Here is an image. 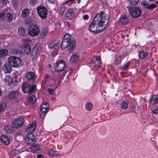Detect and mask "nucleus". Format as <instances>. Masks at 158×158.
Returning <instances> with one entry per match:
<instances>
[{
	"label": "nucleus",
	"mask_w": 158,
	"mask_h": 158,
	"mask_svg": "<svg viewBox=\"0 0 158 158\" xmlns=\"http://www.w3.org/2000/svg\"><path fill=\"white\" fill-rule=\"evenodd\" d=\"M110 18L109 15L105 14L104 12L97 14L89 26V30L95 33L102 32L107 27Z\"/></svg>",
	"instance_id": "1"
},
{
	"label": "nucleus",
	"mask_w": 158,
	"mask_h": 158,
	"mask_svg": "<svg viewBox=\"0 0 158 158\" xmlns=\"http://www.w3.org/2000/svg\"><path fill=\"white\" fill-rule=\"evenodd\" d=\"M69 45V51L70 53H72L74 49L75 42L74 40L69 41V40L63 39L61 45L62 48H64Z\"/></svg>",
	"instance_id": "2"
},
{
	"label": "nucleus",
	"mask_w": 158,
	"mask_h": 158,
	"mask_svg": "<svg viewBox=\"0 0 158 158\" xmlns=\"http://www.w3.org/2000/svg\"><path fill=\"white\" fill-rule=\"evenodd\" d=\"M36 86L35 84L31 85L27 83H24L22 87V89L24 93H29L31 94L33 92L36 88Z\"/></svg>",
	"instance_id": "3"
},
{
	"label": "nucleus",
	"mask_w": 158,
	"mask_h": 158,
	"mask_svg": "<svg viewBox=\"0 0 158 158\" xmlns=\"http://www.w3.org/2000/svg\"><path fill=\"white\" fill-rule=\"evenodd\" d=\"M129 13L133 18L139 17L141 15V11L139 8L137 7L132 6L129 9Z\"/></svg>",
	"instance_id": "4"
},
{
	"label": "nucleus",
	"mask_w": 158,
	"mask_h": 158,
	"mask_svg": "<svg viewBox=\"0 0 158 158\" xmlns=\"http://www.w3.org/2000/svg\"><path fill=\"white\" fill-rule=\"evenodd\" d=\"M10 65L13 67H16L19 65L22 61L20 59L15 56H10L8 60Z\"/></svg>",
	"instance_id": "5"
},
{
	"label": "nucleus",
	"mask_w": 158,
	"mask_h": 158,
	"mask_svg": "<svg viewBox=\"0 0 158 158\" xmlns=\"http://www.w3.org/2000/svg\"><path fill=\"white\" fill-rule=\"evenodd\" d=\"M66 66L65 61L62 60H59L56 62L55 65V70L57 72L62 71Z\"/></svg>",
	"instance_id": "6"
},
{
	"label": "nucleus",
	"mask_w": 158,
	"mask_h": 158,
	"mask_svg": "<svg viewBox=\"0 0 158 158\" xmlns=\"http://www.w3.org/2000/svg\"><path fill=\"white\" fill-rule=\"evenodd\" d=\"M41 52V48L39 44H36L32 48L31 57L33 60L37 59V55Z\"/></svg>",
	"instance_id": "7"
},
{
	"label": "nucleus",
	"mask_w": 158,
	"mask_h": 158,
	"mask_svg": "<svg viewBox=\"0 0 158 158\" xmlns=\"http://www.w3.org/2000/svg\"><path fill=\"white\" fill-rule=\"evenodd\" d=\"M37 11L39 16L42 19L46 18L48 10L45 7L41 6L38 7Z\"/></svg>",
	"instance_id": "8"
},
{
	"label": "nucleus",
	"mask_w": 158,
	"mask_h": 158,
	"mask_svg": "<svg viewBox=\"0 0 158 158\" xmlns=\"http://www.w3.org/2000/svg\"><path fill=\"white\" fill-rule=\"evenodd\" d=\"M25 141L28 145H31L36 141L35 137L32 133L28 134L25 139Z\"/></svg>",
	"instance_id": "9"
},
{
	"label": "nucleus",
	"mask_w": 158,
	"mask_h": 158,
	"mask_svg": "<svg viewBox=\"0 0 158 158\" xmlns=\"http://www.w3.org/2000/svg\"><path fill=\"white\" fill-rule=\"evenodd\" d=\"M29 34L31 36H34L38 35L40 32L39 27L36 26L34 25L31 27L28 30Z\"/></svg>",
	"instance_id": "10"
},
{
	"label": "nucleus",
	"mask_w": 158,
	"mask_h": 158,
	"mask_svg": "<svg viewBox=\"0 0 158 158\" xmlns=\"http://www.w3.org/2000/svg\"><path fill=\"white\" fill-rule=\"evenodd\" d=\"M24 121L23 118H19L15 119L12 123L14 127L16 128L22 127Z\"/></svg>",
	"instance_id": "11"
},
{
	"label": "nucleus",
	"mask_w": 158,
	"mask_h": 158,
	"mask_svg": "<svg viewBox=\"0 0 158 158\" xmlns=\"http://www.w3.org/2000/svg\"><path fill=\"white\" fill-rule=\"evenodd\" d=\"M141 5L143 6H145L147 9L151 10L157 6L156 4H150L149 2L146 0L143 1L141 2Z\"/></svg>",
	"instance_id": "12"
},
{
	"label": "nucleus",
	"mask_w": 158,
	"mask_h": 158,
	"mask_svg": "<svg viewBox=\"0 0 158 158\" xmlns=\"http://www.w3.org/2000/svg\"><path fill=\"white\" fill-rule=\"evenodd\" d=\"M36 125V121H33L31 124H29L27 126L26 131L28 134L32 133L35 131V129Z\"/></svg>",
	"instance_id": "13"
},
{
	"label": "nucleus",
	"mask_w": 158,
	"mask_h": 158,
	"mask_svg": "<svg viewBox=\"0 0 158 158\" xmlns=\"http://www.w3.org/2000/svg\"><path fill=\"white\" fill-rule=\"evenodd\" d=\"M19 93L16 91H10L8 95V98L10 100H13L16 99L18 97Z\"/></svg>",
	"instance_id": "14"
},
{
	"label": "nucleus",
	"mask_w": 158,
	"mask_h": 158,
	"mask_svg": "<svg viewBox=\"0 0 158 158\" xmlns=\"http://www.w3.org/2000/svg\"><path fill=\"white\" fill-rule=\"evenodd\" d=\"M14 127L11 126L6 125L4 127V130L6 134H12L14 131Z\"/></svg>",
	"instance_id": "15"
},
{
	"label": "nucleus",
	"mask_w": 158,
	"mask_h": 158,
	"mask_svg": "<svg viewBox=\"0 0 158 158\" xmlns=\"http://www.w3.org/2000/svg\"><path fill=\"white\" fill-rule=\"evenodd\" d=\"M149 102L150 104L156 105L158 103V96L152 94L150 98Z\"/></svg>",
	"instance_id": "16"
},
{
	"label": "nucleus",
	"mask_w": 158,
	"mask_h": 158,
	"mask_svg": "<svg viewBox=\"0 0 158 158\" xmlns=\"http://www.w3.org/2000/svg\"><path fill=\"white\" fill-rule=\"evenodd\" d=\"M24 52L27 55H29L31 52V48L30 44L27 43H24L23 45Z\"/></svg>",
	"instance_id": "17"
},
{
	"label": "nucleus",
	"mask_w": 158,
	"mask_h": 158,
	"mask_svg": "<svg viewBox=\"0 0 158 158\" xmlns=\"http://www.w3.org/2000/svg\"><path fill=\"white\" fill-rule=\"evenodd\" d=\"M119 21L123 24H127L129 22V19L127 16L122 15L119 19Z\"/></svg>",
	"instance_id": "18"
},
{
	"label": "nucleus",
	"mask_w": 158,
	"mask_h": 158,
	"mask_svg": "<svg viewBox=\"0 0 158 158\" xmlns=\"http://www.w3.org/2000/svg\"><path fill=\"white\" fill-rule=\"evenodd\" d=\"M93 61L96 66L99 67L101 64V57L100 56H96L93 59Z\"/></svg>",
	"instance_id": "19"
},
{
	"label": "nucleus",
	"mask_w": 158,
	"mask_h": 158,
	"mask_svg": "<svg viewBox=\"0 0 158 158\" xmlns=\"http://www.w3.org/2000/svg\"><path fill=\"white\" fill-rule=\"evenodd\" d=\"M0 139L2 142L6 145H8L10 143L9 138L5 135H2L0 137Z\"/></svg>",
	"instance_id": "20"
},
{
	"label": "nucleus",
	"mask_w": 158,
	"mask_h": 158,
	"mask_svg": "<svg viewBox=\"0 0 158 158\" xmlns=\"http://www.w3.org/2000/svg\"><path fill=\"white\" fill-rule=\"evenodd\" d=\"M4 81L5 83L9 85L13 83V80L9 76H7L4 79Z\"/></svg>",
	"instance_id": "21"
},
{
	"label": "nucleus",
	"mask_w": 158,
	"mask_h": 158,
	"mask_svg": "<svg viewBox=\"0 0 158 158\" xmlns=\"http://www.w3.org/2000/svg\"><path fill=\"white\" fill-rule=\"evenodd\" d=\"M66 16L68 19H70L73 17L75 15L74 12L73 10L72 9H69L66 12Z\"/></svg>",
	"instance_id": "22"
},
{
	"label": "nucleus",
	"mask_w": 158,
	"mask_h": 158,
	"mask_svg": "<svg viewBox=\"0 0 158 158\" xmlns=\"http://www.w3.org/2000/svg\"><path fill=\"white\" fill-rule=\"evenodd\" d=\"M29 9L27 8L24 9L22 10L21 16L23 18H26L27 16L29 14Z\"/></svg>",
	"instance_id": "23"
},
{
	"label": "nucleus",
	"mask_w": 158,
	"mask_h": 158,
	"mask_svg": "<svg viewBox=\"0 0 158 158\" xmlns=\"http://www.w3.org/2000/svg\"><path fill=\"white\" fill-rule=\"evenodd\" d=\"M48 109L40 107V114L42 118H43L48 111Z\"/></svg>",
	"instance_id": "24"
},
{
	"label": "nucleus",
	"mask_w": 158,
	"mask_h": 158,
	"mask_svg": "<svg viewBox=\"0 0 158 158\" xmlns=\"http://www.w3.org/2000/svg\"><path fill=\"white\" fill-rule=\"evenodd\" d=\"M78 56L77 55H73L70 59V62L72 63H74L78 60Z\"/></svg>",
	"instance_id": "25"
},
{
	"label": "nucleus",
	"mask_w": 158,
	"mask_h": 158,
	"mask_svg": "<svg viewBox=\"0 0 158 158\" xmlns=\"http://www.w3.org/2000/svg\"><path fill=\"white\" fill-rule=\"evenodd\" d=\"M11 66L10 65L7 64H4V71L5 73H10L11 71Z\"/></svg>",
	"instance_id": "26"
},
{
	"label": "nucleus",
	"mask_w": 158,
	"mask_h": 158,
	"mask_svg": "<svg viewBox=\"0 0 158 158\" xmlns=\"http://www.w3.org/2000/svg\"><path fill=\"white\" fill-rule=\"evenodd\" d=\"M18 31L19 35L21 36H23L25 34V29L22 27H20L19 28Z\"/></svg>",
	"instance_id": "27"
},
{
	"label": "nucleus",
	"mask_w": 158,
	"mask_h": 158,
	"mask_svg": "<svg viewBox=\"0 0 158 158\" xmlns=\"http://www.w3.org/2000/svg\"><path fill=\"white\" fill-rule=\"evenodd\" d=\"M148 55V52L144 51L140 52L139 54V57L141 59L145 58Z\"/></svg>",
	"instance_id": "28"
},
{
	"label": "nucleus",
	"mask_w": 158,
	"mask_h": 158,
	"mask_svg": "<svg viewBox=\"0 0 158 158\" xmlns=\"http://www.w3.org/2000/svg\"><path fill=\"white\" fill-rule=\"evenodd\" d=\"M40 147L39 144L33 145L31 148V150L33 152L37 151L40 150Z\"/></svg>",
	"instance_id": "29"
},
{
	"label": "nucleus",
	"mask_w": 158,
	"mask_h": 158,
	"mask_svg": "<svg viewBox=\"0 0 158 158\" xmlns=\"http://www.w3.org/2000/svg\"><path fill=\"white\" fill-rule=\"evenodd\" d=\"M48 31L47 28L44 29L41 32L40 35V37L41 39H43L46 35Z\"/></svg>",
	"instance_id": "30"
},
{
	"label": "nucleus",
	"mask_w": 158,
	"mask_h": 158,
	"mask_svg": "<svg viewBox=\"0 0 158 158\" xmlns=\"http://www.w3.org/2000/svg\"><path fill=\"white\" fill-rule=\"evenodd\" d=\"M8 53V50L6 49L0 50V57H2L6 56Z\"/></svg>",
	"instance_id": "31"
},
{
	"label": "nucleus",
	"mask_w": 158,
	"mask_h": 158,
	"mask_svg": "<svg viewBox=\"0 0 158 158\" xmlns=\"http://www.w3.org/2000/svg\"><path fill=\"white\" fill-rule=\"evenodd\" d=\"M35 74L33 72H29L28 73L27 78L28 80H32L34 78Z\"/></svg>",
	"instance_id": "32"
},
{
	"label": "nucleus",
	"mask_w": 158,
	"mask_h": 158,
	"mask_svg": "<svg viewBox=\"0 0 158 158\" xmlns=\"http://www.w3.org/2000/svg\"><path fill=\"white\" fill-rule=\"evenodd\" d=\"M60 42V41L57 40L55 41L54 43H52L49 45L50 48H56Z\"/></svg>",
	"instance_id": "33"
},
{
	"label": "nucleus",
	"mask_w": 158,
	"mask_h": 158,
	"mask_svg": "<svg viewBox=\"0 0 158 158\" xmlns=\"http://www.w3.org/2000/svg\"><path fill=\"white\" fill-rule=\"evenodd\" d=\"M48 155L52 157L57 156L56 152L55 151H54L52 150H49L48 152Z\"/></svg>",
	"instance_id": "34"
},
{
	"label": "nucleus",
	"mask_w": 158,
	"mask_h": 158,
	"mask_svg": "<svg viewBox=\"0 0 158 158\" xmlns=\"http://www.w3.org/2000/svg\"><path fill=\"white\" fill-rule=\"evenodd\" d=\"M6 108V104L5 103H3L0 104V113L5 111Z\"/></svg>",
	"instance_id": "35"
},
{
	"label": "nucleus",
	"mask_w": 158,
	"mask_h": 158,
	"mask_svg": "<svg viewBox=\"0 0 158 158\" xmlns=\"http://www.w3.org/2000/svg\"><path fill=\"white\" fill-rule=\"evenodd\" d=\"M28 100L31 103H33L36 101V98L35 96L33 95L29 98Z\"/></svg>",
	"instance_id": "36"
},
{
	"label": "nucleus",
	"mask_w": 158,
	"mask_h": 158,
	"mask_svg": "<svg viewBox=\"0 0 158 158\" xmlns=\"http://www.w3.org/2000/svg\"><path fill=\"white\" fill-rule=\"evenodd\" d=\"M65 10V8L64 6V5H62L61 6L60 8L59 9V12L60 14L62 16L63 15V14Z\"/></svg>",
	"instance_id": "37"
},
{
	"label": "nucleus",
	"mask_w": 158,
	"mask_h": 158,
	"mask_svg": "<svg viewBox=\"0 0 158 158\" xmlns=\"http://www.w3.org/2000/svg\"><path fill=\"white\" fill-rule=\"evenodd\" d=\"M13 18V15L11 14L8 13L6 15V18L7 21L8 22H10L12 20Z\"/></svg>",
	"instance_id": "38"
},
{
	"label": "nucleus",
	"mask_w": 158,
	"mask_h": 158,
	"mask_svg": "<svg viewBox=\"0 0 158 158\" xmlns=\"http://www.w3.org/2000/svg\"><path fill=\"white\" fill-rule=\"evenodd\" d=\"M49 105L47 102H43L40 106V107L48 109L49 108Z\"/></svg>",
	"instance_id": "39"
},
{
	"label": "nucleus",
	"mask_w": 158,
	"mask_h": 158,
	"mask_svg": "<svg viewBox=\"0 0 158 158\" xmlns=\"http://www.w3.org/2000/svg\"><path fill=\"white\" fill-rule=\"evenodd\" d=\"M122 108L124 109H126L128 106L127 104L125 101H123L120 104Z\"/></svg>",
	"instance_id": "40"
},
{
	"label": "nucleus",
	"mask_w": 158,
	"mask_h": 158,
	"mask_svg": "<svg viewBox=\"0 0 158 158\" xmlns=\"http://www.w3.org/2000/svg\"><path fill=\"white\" fill-rule=\"evenodd\" d=\"M93 108V104L92 103H86L85 108L87 110H91Z\"/></svg>",
	"instance_id": "41"
},
{
	"label": "nucleus",
	"mask_w": 158,
	"mask_h": 158,
	"mask_svg": "<svg viewBox=\"0 0 158 158\" xmlns=\"http://www.w3.org/2000/svg\"><path fill=\"white\" fill-rule=\"evenodd\" d=\"M12 53L15 55H22V52L20 50H18L17 49H14L12 50Z\"/></svg>",
	"instance_id": "42"
},
{
	"label": "nucleus",
	"mask_w": 158,
	"mask_h": 158,
	"mask_svg": "<svg viewBox=\"0 0 158 158\" xmlns=\"http://www.w3.org/2000/svg\"><path fill=\"white\" fill-rule=\"evenodd\" d=\"M139 0H128L130 3L134 5H137L138 3Z\"/></svg>",
	"instance_id": "43"
},
{
	"label": "nucleus",
	"mask_w": 158,
	"mask_h": 158,
	"mask_svg": "<svg viewBox=\"0 0 158 158\" xmlns=\"http://www.w3.org/2000/svg\"><path fill=\"white\" fill-rule=\"evenodd\" d=\"M37 0H30L29 3L31 6H33L37 4Z\"/></svg>",
	"instance_id": "44"
},
{
	"label": "nucleus",
	"mask_w": 158,
	"mask_h": 158,
	"mask_svg": "<svg viewBox=\"0 0 158 158\" xmlns=\"http://www.w3.org/2000/svg\"><path fill=\"white\" fill-rule=\"evenodd\" d=\"M5 13L3 12L0 13V21H3L5 19Z\"/></svg>",
	"instance_id": "45"
},
{
	"label": "nucleus",
	"mask_w": 158,
	"mask_h": 158,
	"mask_svg": "<svg viewBox=\"0 0 158 158\" xmlns=\"http://www.w3.org/2000/svg\"><path fill=\"white\" fill-rule=\"evenodd\" d=\"M71 36L69 34H67L65 35L63 39L66 40H69V41H71Z\"/></svg>",
	"instance_id": "46"
},
{
	"label": "nucleus",
	"mask_w": 158,
	"mask_h": 158,
	"mask_svg": "<svg viewBox=\"0 0 158 158\" xmlns=\"http://www.w3.org/2000/svg\"><path fill=\"white\" fill-rule=\"evenodd\" d=\"M32 20L30 18H27L25 20V23L26 24H29L32 23Z\"/></svg>",
	"instance_id": "47"
},
{
	"label": "nucleus",
	"mask_w": 158,
	"mask_h": 158,
	"mask_svg": "<svg viewBox=\"0 0 158 158\" xmlns=\"http://www.w3.org/2000/svg\"><path fill=\"white\" fill-rule=\"evenodd\" d=\"M12 3L15 7H17L19 4V0H12Z\"/></svg>",
	"instance_id": "48"
},
{
	"label": "nucleus",
	"mask_w": 158,
	"mask_h": 158,
	"mask_svg": "<svg viewBox=\"0 0 158 158\" xmlns=\"http://www.w3.org/2000/svg\"><path fill=\"white\" fill-rule=\"evenodd\" d=\"M47 91L50 94H52L55 93L54 90L51 88L48 89Z\"/></svg>",
	"instance_id": "49"
},
{
	"label": "nucleus",
	"mask_w": 158,
	"mask_h": 158,
	"mask_svg": "<svg viewBox=\"0 0 158 158\" xmlns=\"http://www.w3.org/2000/svg\"><path fill=\"white\" fill-rule=\"evenodd\" d=\"M19 150L17 149H15L13 151V155L14 156H15L19 153Z\"/></svg>",
	"instance_id": "50"
},
{
	"label": "nucleus",
	"mask_w": 158,
	"mask_h": 158,
	"mask_svg": "<svg viewBox=\"0 0 158 158\" xmlns=\"http://www.w3.org/2000/svg\"><path fill=\"white\" fill-rule=\"evenodd\" d=\"M152 113L153 114H156L158 113V109H156L152 110Z\"/></svg>",
	"instance_id": "51"
},
{
	"label": "nucleus",
	"mask_w": 158,
	"mask_h": 158,
	"mask_svg": "<svg viewBox=\"0 0 158 158\" xmlns=\"http://www.w3.org/2000/svg\"><path fill=\"white\" fill-rule=\"evenodd\" d=\"M129 64H130V63L129 62H128L125 65H124V69H126L127 68H128V66H129Z\"/></svg>",
	"instance_id": "52"
},
{
	"label": "nucleus",
	"mask_w": 158,
	"mask_h": 158,
	"mask_svg": "<svg viewBox=\"0 0 158 158\" xmlns=\"http://www.w3.org/2000/svg\"><path fill=\"white\" fill-rule=\"evenodd\" d=\"M58 53V52L57 51H56L53 52L52 53V55L53 56H55Z\"/></svg>",
	"instance_id": "53"
},
{
	"label": "nucleus",
	"mask_w": 158,
	"mask_h": 158,
	"mask_svg": "<svg viewBox=\"0 0 158 158\" xmlns=\"http://www.w3.org/2000/svg\"><path fill=\"white\" fill-rule=\"evenodd\" d=\"M83 18L85 20H87L89 18V16L87 15H85L83 16Z\"/></svg>",
	"instance_id": "54"
},
{
	"label": "nucleus",
	"mask_w": 158,
	"mask_h": 158,
	"mask_svg": "<svg viewBox=\"0 0 158 158\" xmlns=\"http://www.w3.org/2000/svg\"><path fill=\"white\" fill-rule=\"evenodd\" d=\"M13 80V83L14 82H19V81L15 77L14 78L12 79Z\"/></svg>",
	"instance_id": "55"
},
{
	"label": "nucleus",
	"mask_w": 158,
	"mask_h": 158,
	"mask_svg": "<svg viewBox=\"0 0 158 158\" xmlns=\"http://www.w3.org/2000/svg\"><path fill=\"white\" fill-rule=\"evenodd\" d=\"M42 156L41 154H39L37 156V158H42Z\"/></svg>",
	"instance_id": "56"
},
{
	"label": "nucleus",
	"mask_w": 158,
	"mask_h": 158,
	"mask_svg": "<svg viewBox=\"0 0 158 158\" xmlns=\"http://www.w3.org/2000/svg\"><path fill=\"white\" fill-rule=\"evenodd\" d=\"M48 1L52 3H54L55 2V0H48Z\"/></svg>",
	"instance_id": "57"
},
{
	"label": "nucleus",
	"mask_w": 158,
	"mask_h": 158,
	"mask_svg": "<svg viewBox=\"0 0 158 158\" xmlns=\"http://www.w3.org/2000/svg\"><path fill=\"white\" fill-rule=\"evenodd\" d=\"M7 0H1L3 3H5L6 2Z\"/></svg>",
	"instance_id": "58"
},
{
	"label": "nucleus",
	"mask_w": 158,
	"mask_h": 158,
	"mask_svg": "<svg viewBox=\"0 0 158 158\" xmlns=\"http://www.w3.org/2000/svg\"><path fill=\"white\" fill-rule=\"evenodd\" d=\"M2 90L0 89V97L2 95Z\"/></svg>",
	"instance_id": "59"
},
{
	"label": "nucleus",
	"mask_w": 158,
	"mask_h": 158,
	"mask_svg": "<svg viewBox=\"0 0 158 158\" xmlns=\"http://www.w3.org/2000/svg\"><path fill=\"white\" fill-rule=\"evenodd\" d=\"M67 25H68V26H70V24L69 23V22H68L67 23Z\"/></svg>",
	"instance_id": "60"
},
{
	"label": "nucleus",
	"mask_w": 158,
	"mask_h": 158,
	"mask_svg": "<svg viewBox=\"0 0 158 158\" xmlns=\"http://www.w3.org/2000/svg\"><path fill=\"white\" fill-rule=\"evenodd\" d=\"M74 0H69V1H67L66 2L67 3L68 2H69V1H74Z\"/></svg>",
	"instance_id": "61"
},
{
	"label": "nucleus",
	"mask_w": 158,
	"mask_h": 158,
	"mask_svg": "<svg viewBox=\"0 0 158 158\" xmlns=\"http://www.w3.org/2000/svg\"><path fill=\"white\" fill-rule=\"evenodd\" d=\"M2 64V62H1V60H0V66Z\"/></svg>",
	"instance_id": "62"
},
{
	"label": "nucleus",
	"mask_w": 158,
	"mask_h": 158,
	"mask_svg": "<svg viewBox=\"0 0 158 158\" xmlns=\"http://www.w3.org/2000/svg\"><path fill=\"white\" fill-rule=\"evenodd\" d=\"M45 77L46 78H48V75L46 76Z\"/></svg>",
	"instance_id": "63"
},
{
	"label": "nucleus",
	"mask_w": 158,
	"mask_h": 158,
	"mask_svg": "<svg viewBox=\"0 0 158 158\" xmlns=\"http://www.w3.org/2000/svg\"><path fill=\"white\" fill-rule=\"evenodd\" d=\"M156 4H158V1H157V2H156Z\"/></svg>",
	"instance_id": "64"
}]
</instances>
